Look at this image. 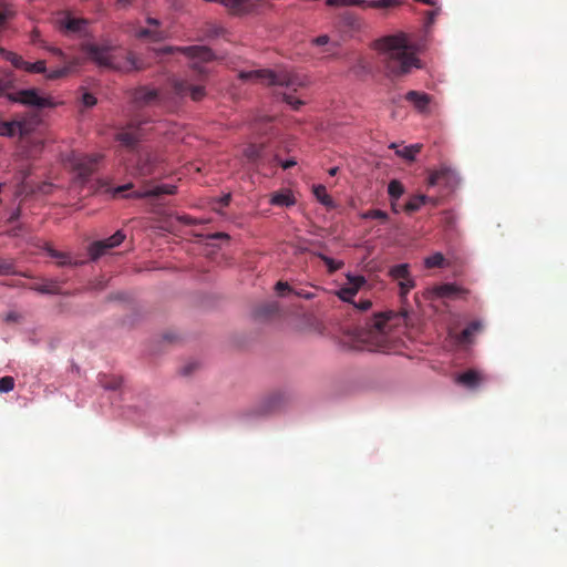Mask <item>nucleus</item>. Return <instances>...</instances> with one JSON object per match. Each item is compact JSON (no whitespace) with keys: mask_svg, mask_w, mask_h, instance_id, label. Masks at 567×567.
Segmentation results:
<instances>
[{"mask_svg":"<svg viewBox=\"0 0 567 567\" xmlns=\"http://www.w3.org/2000/svg\"><path fill=\"white\" fill-rule=\"evenodd\" d=\"M8 59L12 62V64L16 68L24 69L27 61H24L21 56L17 55L14 53H9Z\"/></svg>","mask_w":567,"mask_h":567,"instance_id":"c03bdc74","label":"nucleus"},{"mask_svg":"<svg viewBox=\"0 0 567 567\" xmlns=\"http://www.w3.org/2000/svg\"><path fill=\"white\" fill-rule=\"evenodd\" d=\"M132 99L133 102L138 106L150 105L158 100V92L155 89L141 86L134 90Z\"/></svg>","mask_w":567,"mask_h":567,"instance_id":"6ab92c4d","label":"nucleus"},{"mask_svg":"<svg viewBox=\"0 0 567 567\" xmlns=\"http://www.w3.org/2000/svg\"><path fill=\"white\" fill-rule=\"evenodd\" d=\"M212 239H229V236L226 233H214L209 235Z\"/></svg>","mask_w":567,"mask_h":567,"instance_id":"603ef678","label":"nucleus"},{"mask_svg":"<svg viewBox=\"0 0 567 567\" xmlns=\"http://www.w3.org/2000/svg\"><path fill=\"white\" fill-rule=\"evenodd\" d=\"M174 91L179 96L189 95L193 101H200L206 95L205 87L194 85L188 80H175L173 82Z\"/></svg>","mask_w":567,"mask_h":567,"instance_id":"4468645a","label":"nucleus"},{"mask_svg":"<svg viewBox=\"0 0 567 567\" xmlns=\"http://www.w3.org/2000/svg\"><path fill=\"white\" fill-rule=\"evenodd\" d=\"M354 305V307L361 311H367L371 308L372 306V302L370 299H364V300H360L358 303H355L354 301L352 302Z\"/></svg>","mask_w":567,"mask_h":567,"instance_id":"a18cd8bd","label":"nucleus"},{"mask_svg":"<svg viewBox=\"0 0 567 567\" xmlns=\"http://www.w3.org/2000/svg\"><path fill=\"white\" fill-rule=\"evenodd\" d=\"M30 174H31V171L29 167H22L17 172L16 178L19 181L18 188H17L18 196H21V195L28 196L35 192L33 189V187L30 186L29 183L27 182V178L29 177Z\"/></svg>","mask_w":567,"mask_h":567,"instance_id":"b1692460","label":"nucleus"},{"mask_svg":"<svg viewBox=\"0 0 567 567\" xmlns=\"http://www.w3.org/2000/svg\"><path fill=\"white\" fill-rule=\"evenodd\" d=\"M133 188V184L128 183L122 186H118L114 189V196L122 195L123 197L127 198H145V197H158L163 194H174L176 187L175 186H167V185H161V186H152V187H145L143 190H136L131 194H125V192Z\"/></svg>","mask_w":567,"mask_h":567,"instance_id":"0eeeda50","label":"nucleus"},{"mask_svg":"<svg viewBox=\"0 0 567 567\" xmlns=\"http://www.w3.org/2000/svg\"><path fill=\"white\" fill-rule=\"evenodd\" d=\"M270 203L275 206H291L295 199L290 193H277L271 197Z\"/></svg>","mask_w":567,"mask_h":567,"instance_id":"c756f323","label":"nucleus"},{"mask_svg":"<svg viewBox=\"0 0 567 567\" xmlns=\"http://www.w3.org/2000/svg\"><path fill=\"white\" fill-rule=\"evenodd\" d=\"M391 208L396 214L400 212L396 205V200H391Z\"/></svg>","mask_w":567,"mask_h":567,"instance_id":"bf43d9fd","label":"nucleus"},{"mask_svg":"<svg viewBox=\"0 0 567 567\" xmlns=\"http://www.w3.org/2000/svg\"><path fill=\"white\" fill-rule=\"evenodd\" d=\"M399 318L393 312L378 313L370 318L360 332V339L363 342L373 343L378 350L385 351L386 338L391 329L396 324Z\"/></svg>","mask_w":567,"mask_h":567,"instance_id":"f03ea898","label":"nucleus"},{"mask_svg":"<svg viewBox=\"0 0 567 567\" xmlns=\"http://www.w3.org/2000/svg\"><path fill=\"white\" fill-rule=\"evenodd\" d=\"M19 315L17 312H9L7 316H6V320L7 321H18L19 319Z\"/></svg>","mask_w":567,"mask_h":567,"instance_id":"5fc2aeb1","label":"nucleus"},{"mask_svg":"<svg viewBox=\"0 0 567 567\" xmlns=\"http://www.w3.org/2000/svg\"><path fill=\"white\" fill-rule=\"evenodd\" d=\"M439 14V9L437 10H430L426 12V24L430 25L434 22L436 16Z\"/></svg>","mask_w":567,"mask_h":567,"instance_id":"8fccbe9b","label":"nucleus"},{"mask_svg":"<svg viewBox=\"0 0 567 567\" xmlns=\"http://www.w3.org/2000/svg\"><path fill=\"white\" fill-rule=\"evenodd\" d=\"M30 132L25 121H0V136H24Z\"/></svg>","mask_w":567,"mask_h":567,"instance_id":"dca6fc26","label":"nucleus"},{"mask_svg":"<svg viewBox=\"0 0 567 567\" xmlns=\"http://www.w3.org/2000/svg\"><path fill=\"white\" fill-rule=\"evenodd\" d=\"M481 329V323L477 321L471 322L462 332L460 336V341L462 342H468L471 337Z\"/></svg>","mask_w":567,"mask_h":567,"instance_id":"f704fd0d","label":"nucleus"},{"mask_svg":"<svg viewBox=\"0 0 567 567\" xmlns=\"http://www.w3.org/2000/svg\"><path fill=\"white\" fill-rule=\"evenodd\" d=\"M125 239V234L122 230H117L111 237L97 240L91 244L89 252L92 260L99 259L101 256L107 252V250L120 246Z\"/></svg>","mask_w":567,"mask_h":567,"instance_id":"9b49d317","label":"nucleus"},{"mask_svg":"<svg viewBox=\"0 0 567 567\" xmlns=\"http://www.w3.org/2000/svg\"><path fill=\"white\" fill-rule=\"evenodd\" d=\"M8 99L14 103H20L25 106L44 109L52 106V102L44 96H40L35 89L20 90L7 95Z\"/></svg>","mask_w":567,"mask_h":567,"instance_id":"6e6552de","label":"nucleus"},{"mask_svg":"<svg viewBox=\"0 0 567 567\" xmlns=\"http://www.w3.org/2000/svg\"><path fill=\"white\" fill-rule=\"evenodd\" d=\"M400 3L399 0H373L368 3L370 8L381 9V8H390L398 6Z\"/></svg>","mask_w":567,"mask_h":567,"instance_id":"4c0bfd02","label":"nucleus"},{"mask_svg":"<svg viewBox=\"0 0 567 567\" xmlns=\"http://www.w3.org/2000/svg\"><path fill=\"white\" fill-rule=\"evenodd\" d=\"M429 293L432 299H458L464 298L467 290L457 286L456 284H442L433 286Z\"/></svg>","mask_w":567,"mask_h":567,"instance_id":"ddd939ff","label":"nucleus"},{"mask_svg":"<svg viewBox=\"0 0 567 567\" xmlns=\"http://www.w3.org/2000/svg\"><path fill=\"white\" fill-rule=\"evenodd\" d=\"M456 179L454 171L447 167H441L430 174L427 178L429 186H436L444 183L446 186H451Z\"/></svg>","mask_w":567,"mask_h":567,"instance_id":"a211bd4d","label":"nucleus"},{"mask_svg":"<svg viewBox=\"0 0 567 567\" xmlns=\"http://www.w3.org/2000/svg\"><path fill=\"white\" fill-rule=\"evenodd\" d=\"M164 53H173L175 51H181L184 54L194 58L199 59L202 61H209L213 59L214 54L212 50L207 47H186V48H173V47H166L162 50Z\"/></svg>","mask_w":567,"mask_h":567,"instance_id":"f3484780","label":"nucleus"},{"mask_svg":"<svg viewBox=\"0 0 567 567\" xmlns=\"http://www.w3.org/2000/svg\"><path fill=\"white\" fill-rule=\"evenodd\" d=\"M48 187H49V185L43 184V185L40 187V190H41V192H47V189H45V188H48Z\"/></svg>","mask_w":567,"mask_h":567,"instance_id":"e2e57ef3","label":"nucleus"},{"mask_svg":"<svg viewBox=\"0 0 567 567\" xmlns=\"http://www.w3.org/2000/svg\"><path fill=\"white\" fill-rule=\"evenodd\" d=\"M404 193V186L398 179H392L388 185V194L391 200H398Z\"/></svg>","mask_w":567,"mask_h":567,"instance_id":"2f4dec72","label":"nucleus"},{"mask_svg":"<svg viewBox=\"0 0 567 567\" xmlns=\"http://www.w3.org/2000/svg\"><path fill=\"white\" fill-rule=\"evenodd\" d=\"M45 250L50 257L58 259V266H79L83 264V261H72L69 254L59 251L51 246H47Z\"/></svg>","mask_w":567,"mask_h":567,"instance_id":"a878e982","label":"nucleus"},{"mask_svg":"<svg viewBox=\"0 0 567 567\" xmlns=\"http://www.w3.org/2000/svg\"><path fill=\"white\" fill-rule=\"evenodd\" d=\"M24 70L28 72L33 73H44L45 72V62L44 61H37L34 63L27 62Z\"/></svg>","mask_w":567,"mask_h":567,"instance_id":"79ce46f5","label":"nucleus"},{"mask_svg":"<svg viewBox=\"0 0 567 567\" xmlns=\"http://www.w3.org/2000/svg\"><path fill=\"white\" fill-rule=\"evenodd\" d=\"M3 20H4L3 16L0 14V25L2 24Z\"/></svg>","mask_w":567,"mask_h":567,"instance_id":"69168bd1","label":"nucleus"},{"mask_svg":"<svg viewBox=\"0 0 567 567\" xmlns=\"http://www.w3.org/2000/svg\"><path fill=\"white\" fill-rule=\"evenodd\" d=\"M58 279H44L42 284H33L29 289L43 295H61V287Z\"/></svg>","mask_w":567,"mask_h":567,"instance_id":"5701e85b","label":"nucleus"},{"mask_svg":"<svg viewBox=\"0 0 567 567\" xmlns=\"http://www.w3.org/2000/svg\"><path fill=\"white\" fill-rule=\"evenodd\" d=\"M282 99L286 103H288L292 110L295 111H298L300 109L301 105L305 104L303 101L299 100V99H296L295 96H292L291 94L289 93H284L282 95Z\"/></svg>","mask_w":567,"mask_h":567,"instance_id":"37998d69","label":"nucleus"},{"mask_svg":"<svg viewBox=\"0 0 567 567\" xmlns=\"http://www.w3.org/2000/svg\"><path fill=\"white\" fill-rule=\"evenodd\" d=\"M337 173H338V167H331V168L329 169V175H330V176H334V175H337Z\"/></svg>","mask_w":567,"mask_h":567,"instance_id":"052dcab7","label":"nucleus"},{"mask_svg":"<svg viewBox=\"0 0 567 567\" xmlns=\"http://www.w3.org/2000/svg\"><path fill=\"white\" fill-rule=\"evenodd\" d=\"M262 152H264V147L261 145L251 144V145L246 147L245 156L250 162H258L262 157Z\"/></svg>","mask_w":567,"mask_h":567,"instance_id":"72a5a7b5","label":"nucleus"},{"mask_svg":"<svg viewBox=\"0 0 567 567\" xmlns=\"http://www.w3.org/2000/svg\"><path fill=\"white\" fill-rule=\"evenodd\" d=\"M162 162L163 158L158 152L143 148L137 152L135 164L130 167V173L136 178H145L162 174Z\"/></svg>","mask_w":567,"mask_h":567,"instance_id":"39448f33","label":"nucleus"},{"mask_svg":"<svg viewBox=\"0 0 567 567\" xmlns=\"http://www.w3.org/2000/svg\"><path fill=\"white\" fill-rule=\"evenodd\" d=\"M100 155H75L72 159V167L76 174V178L81 183H85L96 169Z\"/></svg>","mask_w":567,"mask_h":567,"instance_id":"1a4fd4ad","label":"nucleus"},{"mask_svg":"<svg viewBox=\"0 0 567 567\" xmlns=\"http://www.w3.org/2000/svg\"><path fill=\"white\" fill-rule=\"evenodd\" d=\"M421 148H422V145L413 144V145L404 146L401 150H396V154L406 161H413L415 158V155L417 153H420Z\"/></svg>","mask_w":567,"mask_h":567,"instance_id":"7c9ffc66","label":"nucleus"},{"mask_svg":"<svg viewBox=\"0 0 567 567\" xmlns=\"http://www.w3.org/2000/svg\"><path fill=\"white\" fill-rule=\"evenodd\" d=\"M83 51L87 56L94 61L97 65L106 69L130 72L133 70L142 69V65L137 62L134 53L128 52L125 56V61L122 63L111 53V50L105 47H100L94 43H87L83 45Z\"/></svg>","mask_w":567,"mask_h":567,"instance_id":"7ed1b4c3","label":"nucleus"},{"mask_svg":"<svg viewBox=\"0 0 567 567\" xmlns=\"http://www.w3.org/2000/svg\"><path fill=\"white\" fill-rule=\"evenodd\" d=\"M379 50L389 75L402 76L412 69L421 68L415 48L405 33L383 38L379 42Z\"/></svg>","mask_w":567,"mask_h":567,"instance_id":"f257e3e1","label":"nucleus"},{"mask_svg":"<svg viewBox=\"0 0 567 567\" xmlns=\"http://www.w3.org/2000/svg\"><path fill=\"white\" fill-rule=\"evenodd\" d=\"M329 41V38L327 35H320L318 37L315 42L318 44V45H323V44H327Z\"/></svg>","mask_w":567,"mask_h":567,"instance_id":"864d4df0","label":"nucleus"},{"mask_svg":"<svg viewBox=\"0 0 567 567\" xmlns=\"http://www.w3.org/2000/svg\"><path fill=\"white\" fill-rule=\"evenodd\" d=\"M239 76L241 80L256 81L267 85L285 86L293 91H297L298 87L306 84L303 78L286 70L279 72L271 70H254L240 72Z\"/></svg>","mask_w":567,"mask_h":567,"instance_id":"20e7f679","label":"nucleus"},{"mask_svg":"<svg viewBox=\"0 0 567 567\" xmlns=\"http://www.w3.org/2000/svg\"><path fill=\"white\" fill-rule=\"evenodd\" d=\"M289 401V396L284 391H275L260 400L256 406V413L267 415L284 408Z\"/></svg>","mask_w":567,"mask_h":567,"instance_id":"9d476101","label":"nucleus"},{"mask_svg":"<svg viewBox=\"0 0 567 567\" xmlns=\"http://www.w3.org/2000/svg\"><path fill=\"white\" fill-rule=\"evenodd\" d=\"M276 290L281 293L282 291H292L288 282L285 281H278L276 284Z\"/></svg>","mask_w":567,"mask_h":567,"instance_id":"de8ad7c7","label":"nucleus"},{"mask_svg":"<svg viewBox=\"0 0 567 567\" xmlns=\"http://www.w3.org/2000/svg\"><path fill=\"white\" fill-rule=\"evenodd\" d=\"M440 203L439 198H435V197H429L427 199V204H431L432 206H437Z\"/></svg>","mask_w":567,"mask_h":567,"instance_id":"13d9d810","label":"nucleus"},{"mask_svg":"<svg viewBox=\"0 0 567 567\" xmlns=\"http://www.w3.org/2000/svg\"><path fill=\"white\" fill-rule=\"evenodd\" d=\"M280 165H281V167H282L284 169H288V168H290V167L295 166V165H296V162H295V161H292V159H289V161H286V162L280 163Z\"/></svg>","mask_w":567,"mask_h":567,"instance_id":"6e6d98bb","label":"nucleus"},{"mask_svg":"<svg viewBox=\"0 0 567 567\" xmlns=\"http://www.w3.org/2000/svg\"><path fill=\"white\" fill-rule=\"evenodd\" d=\"M299 250H300V251H307V248H305V246H300V247H299Z\"/></svg>","mask_w":567,"mask_h":567,"instance_id":"0e129e2a","label":"nucleus"},{"mask_svg":"<svg viewBox=\"0 0 567 567\" xmlns=\"http://www.w3.org/2000/svg\"><path fill=\"white\" fill-rule=\"evenodd\" d=\"M14 388V379L12 377L0 378V393H8Z\"/></svg>","mask_w":567,"mask_h":567,"instance_id":"a19ab883","label":"nucleus"},{"mask_svg":"<svg viewBox=\"0 0 567 567\" xmlns=\"http://www.w3.org/2000/svg\"><path fill=\"white\" fill-rule=\"evenodd\" d=\"M66 74V70L65 69H59V70H54L52 72H50L48 74V78L49 79H59V78H62Z\"/></svg>","mask_w":567,"mask_h":567,"instance_id":"09e8293b","label":"nucleus"},{"mask_svg":"<svg viewBox=\"0 0 567 567\" xmlns=\"http://www.w3.org/2000/svg\"><path fill=\"white\" fill-rule=\"evenodd\" d=\"M390 276L399 281L400 295L405 297L408 292L414 288L415 282L411 277L408 264L395 265L390 269Z\"/></svg>","mask_w":567,"mask_h":567,"instance_id":"f8f14e48","label":"nucleus"},{"mask_svg":"<svg viewBox=\"0 0 567 567\" xmlns=\"http://www.w3.org/2000/svg\"><path fill=\"white\" fill-rule=\"evenodd\" d=\"M350 285L340 288L338 297L346 302H353L352 298L357 295L358 290L364 285L365 279L361 276L349 278Z\"/></svg>","mask_w":567,"mask_h":567,"instance_id":"412c9836","label":"nucleus"},{"mask_svg":"<svg viewBox=\"0 0 567 567\" xmlns=\"http://www.w3.org/2000/svg\"><path fill=\"white\" fill-rule=\"evenodd\" d=\"M52 52H53L54 54H56V55H62V54H63V53H62V51H61V49H58V48L53 49V50H52Z\"/></svg>","mask_w":567,"mask_h":567,"instance_id":"680f3d73","label":"nucleus"},{"mask_svg":"<svg viewBox=\"0 0 567 567\" xmlns=\"http://www.w3.org/2000/svg\"><path fill=\"white\" fill-rule=\"evenodd\" d=\"M147 28H140L136 31L138 39H147L153 42H159L166 38L165 31L159 29L161 22L154 18H147Z\"/></svg>","mask_w":567,"mask_h":567,"instance_id":"2eb2a0df","label":"nucleus"},{"mask_svg":"<svg viewBox=\"0 0 567 567\" xmlns=\"http://www.w3.org/2000/svg\"><path fill=\"white\" fill-rule=\"evenodd\" d=\"M14 272V264L9 259L0 258V276H7Z\"/></svg>","mask_w":567,"mask_h":567,"instance_id":"ea45409f","label":"nucleus"},{"mask_svg":"<svg viewBox=\"0 0 567 567\" xmlns=\"http://www.w3.org/2000/svg\"><path fill=\"white\" fill-rule=\"evenodd\" d=\"M484 381V377L476 370H467L458 374L455 382L467 388L476 389Z\"/></svg>","mask_w":567,"mask_h":567,"instance_id":"4be33fe9","label":"nucleus"},{"mask_svg":"<svg viewBox=\"0 0 567 567\" xmlns=\"http://www.w3.org/2000/svg\"><path fill=\"white\" fill-rule=\"evenodd\" d=\"M405 100L412 103L417 112L427 113L432 97L431 95L424 92L409 91L405 94Z\"/></svg>","mask_w":567,"mask_h":567,"instance_id":"aec40b11","label":"nucleus"},{"mask_svg":"<svg viewBox=\"0 0 567 567\" xmlns=\"http://www.w3.org/2000/svg\"><path fill=\"white\" fill-rule=\"evenodd\" d=\"M99 383L105 390H117L122 384V379L115 375H99Z\"/></svg>","mask_w":567,"mask_h":567,"instance_id":"c85d7f7f","label":"nucleus"},{"mask_svg":"<svg viewBox=\"0 0 567 567\" xmlns=\"http://www.w3.org/2000/svg\"><path fill=\"white\" fill-rule=\"evenodd\" d=\"M327 6L329 7H349V6H360L363 1L360 0H326Z\"/></svg>","mask_w":567,"mask_h":567,"instance_id":"58836bf2","label":"nucleus"},{"mask_svg":"<svg viewBox=\"0 0 567 567\" xmlns=\"http://www.w3.org/2000/svg\"><path fill=\"white\" fill-rule=\"evenodd\" d=\"M142 122L131 121L125 126L120 127L115 135L114 140L123 147L134 151L144 136V128Z\"/></svg>","mask_w":567,"mask_h":567,"instance_id":"423d86ee","label":"nucleus"},{"mask_svg":"<svg viewBox=\"0 0 567 567\" xmlns=\"http://www.w3.org/2000/svg\"><path fill=\"white\" fill-rule=\"evenodd\" d=\"M315 256L319 257L324 262L329 274H333L343 267L342 261H337L321 252H316Z\"/></svg>","mask_w":567,"mask_h":567,"instance_id":"473e14b6","label":"nucleus"},{"mask_svg":"<svg viewBox=\"0 0 567 567\" xmlns=\"http://www.w3.org/2000/svg\"><path fill=\"white\" fill-rule=\"evenodd\" d=\"M229 202H230V195H225V196L220 197V199H219V204L223 207L227 206L229 204Z\"/></svg>","mask_w":567,"mask_h":567,"instance_id":"4d7b16f0","label":"nucleus"},{"mask_svg":"<svg viewBox=\"0 0 567 567\" xmlns=\"http://www.w3.org/2000/svg\"><path fill=\"white\" fill-rule=\"evenodd\" d=\"M444 262L445 258L441 252H435L425 259V266L427 268H441L444 266Z\"/></svg>","mask_w":567,"mask_h":567,"instance_id":"c9c22d12","label":"nucleus"},{"mask_svg":"<svg viewBox=\"0 0 567 567\" xmlns=\"http://www.w3.org/2000/svg\"><path fill=\"white\" fill-rule=\"evenodd\" d=\"M296 296L305 298V299H311L313 298V293L306 291V290H298L293 291Z\"/></svg>","mask_w":567,"mask_h":567,"instance_id":"3c124183","label":"nucleus"},{"mask_svg":"<svg viewBox=\"0 0 567 567\" xmlns=\"http://www.w3.org/2000/svg\"><path fill=\"white\" fill-rule=\"evenodd\" d=\"M60 28L68 33H81L86 24L83 19L65 17L59 21Z\"/></svg>","mask_w":567,"mask_h":567,"instance_id":"393cba45","label":"nucleus"},{"mask_svg":"<svg viewBox=\"0 0 567 567\" xmlns=\"http://www.w3.org/2000/svg\"><path fill=\"white\" fill-rule=\"evenodd\" d=\"M362 218L380 219L381 221H385L388 219V214L381 209H370L362 214Z\"/></svg>","mask_w":567,"mask_h":567,"instance_id":"e433bc0d","label":"nucleus"},{"mask_svg":"<svg viewBox=\"0 0 567 567\" xmlns=\"http://www.w3.org/2000/svg\"><path fill=\"white\" fill-rule=\"evenodd\" d=\"M429 196L415 195L404 205V210L409 214L417 212L423 205L427 204Z\"/></svg>","mask_w":567,"mask_h":567,"instance_id":"cd10ccee","label":"nucleus"},{"mask_svg":"<svg viewBox=\"0 0 567 567\" xmlns=\"http://www.w3.org/2000/svg\"><path fill=\"white\" fill-rule=\"evenodd\" d=\"M313 194L318 202L328 208L334 207V202L331 196L327 193V188L323 185L313 186Z\"/></svg>","mask_w":567,"mask_h":567,"instance_id":"bb28decb","label":"nucleus"},{"mask_svg":"<svg viewBox=\"0 0 567 567\" xmlns=\"http://www.w3.org/2000/svg\"><path fill=\"white\" fill-rule=\"evenodd\" d=\"M390 147H391V148H396V145L393 143V144H391V146H390Z\"/></svg>","mask_w":567,"mask_h":567,"instance_id":"338daca9","label":"nucleus"},{"mask_svg":"<svg viewBox=\"0 0 567 567\" xmlns=\"http://www.w3.org/2000/svg\"><path fill=\"white\" fill-rule=\"evenodd\" d=\"M82 100H83L84 105L87 106V107H91V106L96 104L95 96L90 94V93L83 94V99Z\"/></svg>","mask_w":567,"mask_h":567,"instance_id":"49530a36","label":"nucleus"}]
</instances>
